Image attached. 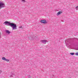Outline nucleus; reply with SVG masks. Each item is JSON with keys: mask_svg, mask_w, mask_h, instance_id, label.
<instances>
[{"mask_svg": "<svg viewBox=\"0 0 78 78\" xmlns=\"http://www.w3.org/2000/svg\"><path fill=\"white\" fill-rule=\"evenodd\" d=\"M4 23H5V24H8L9 25L11 26V27L12 28L13 30H16V27H17V26L16 24L13 23H11L9 22L8 21H5Z\"/></svg>", "mask_w": 78, "mask_h": 78, "instance_id": "1", "label": "nucleus"}, {"mask_svg": "<svg viewBox=\"0 0 78 78\" xmlns=\"http://www.w3.org/2000/svg\"><path fill=\"white\" fill-rule=\"evenodd\" d=\"M2 60H3V61H7V62H9V59L6 58L4 57H3L2 58Z\"/></svg>", "mask_w": 78, "mask_h": 78, "instance_id": "2", "label": "nucleus"}, {"mask_svg": "<svg viewBox=\"0 0 78 78\" xmlns=\"http://www.w3.org/2000/svg\"><path fill=\"white\" fill-rule=\"evenodd\" d=\"M41 22H42L43 23H47V22L46 20H42L40 21Z\"/></svg>", "mask_w": 78, "mask_h": 78, "instance_id": "3", "label": "nucleus"}, {"mask_svg": "<svg viewBox=\"0 0 78 78\" xmlns=\"http://www.w3.org/2000/svg\"><path fill=\"white\" fill-rule=\"evenodd\" d=\"M47 40H42L41 42H43V43H44V44H46V42H47Z\"/></svg>", "mask_w": 78, "mask_h": 78, "instance_id": "4", "label": "nucleus"}, {"mask_svg": "<svg viewBox=\"0 0 78 78\" xmlns=\"http://www.w3.org/2000/svg\"><path fill=\"white\" fill-rule=\"evenodd\" d=\"M5 32L6 33H8V34H9V33H11V32L9 31L8 30H6Z\"/></svg>", "mask_w": 78, "mask_h": 78, "instance_id": "5", "label": "nucleus"}, {"mask_svg": "<svg viewBox=\"0 0 78 78\" xmlns=\"http://www.w3.org/2000/svg\"><path fill=\"white\" fill-rule=\"evenodd\" d=\"M61 13H62V12L61 11H60L59 12H58L57 13V16H59V14H61Z\"/></svg>", "mask_w": 78, "mask_h": 78, "instance_id": "6", "label": "nucleus"}, {"mask_svg": "<svg viewBox=\"0 0 78 78\" xmlns=\"http://www.w3.org/2000/svg\"><path fill=\"white\" fill-rule=\"evenodd\" d=\"M70 55H74V54H75L74 53H70Z\"/></svg>", "mask_w": 78, "mask_h": 78, "instance_id": "7", "label": "nucleus"}, {"mask_svg": "<svg viewBox=\"0 0 78 78\" xmlns=\"http://www.w3.org/2000/svg\"><path fill=\"white\" fill-rule=\"evenodd\" d=\"M75 55L76 56H78V52H76L75 53Z\"/></svg>", "mask_w": 78, "mask_h": 78, "instance_id": "8", "label": "nucleus"}, {"mask_svg": "<svg viewBox=\"0 0 78 78\" xmlns=\"http://www.w3.org/2000/svg\"><path fill=\"white\" fill-rule=\"evenodd\" d=\"M76 10H78V6H76Z\"/></svg>", "mask_w": 78, "mask_h": 78, "instance_id": "9", "label": "nucleus"}, {"mask_svg": "<svg viewBox=\"0 0 78 78\" xmlns=\"http://www.w3.org/2000/svg\"><path fill=\"white\" fill-rule=\"evenodd\" d=\"M22 2H25V0H22Z\"/></svg>", "mask_w": 78, "mask_h": 78, "instance_id": "10", "label": "nucleus"}, {"mask_svg": "<svg viewBox=\"0 0 78 78\" xmlns=\"http://www.w3.org/2000/svg\"><path fill=\"white\" fill-rule=\"evenodd\" d=\"M22 27L21 26L20 27V28H22Z\"/></svg>", "mask_w": 78, "mask_h": 78, "instance_id": "11", "label": "nucleus"}, {"mask_svg": "<svg viewBox=\"0 0 78 78\" xmlns=\"http://www.w3.org/2000/svg\"><path fill=\"white\" fill-rule=\"evenodd\" d=\"M1 34V33H0V34Z\"/></svg>", "mask_w": 78, "mask_h": 78, "instance_id": "12", "label": "nucleus"}]
</instances>
